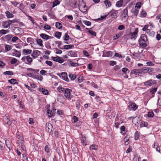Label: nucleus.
<instances>
[{
    "label": "nucleus",
    "instance_id": "2",
    "mask_svg": "<svg viewBox=\"0 0 161 161\" xmlns=\"http://www.w3.org/2000/svg\"><path fill=\"white\" fill-rule=\"evenodd\" d=\"M16 22V21L15 20L4 21L3 22L2 25L3 28H6L9 27L13 23H15Z\"/></svg>",
    "mask_w": 161,
    "mask_h": 161
},
{
    "label": "nucleus",
    "instance_id": "49",
    "mask_svg": "<svg viewBox=\"0 0 161 161\" xmlns=\"http://www.w3.org/2000/svg\"><path fill=\"white\" fill-rule=\"evenodd\" d=\"M26 59L29 63H31L32 62V58L30 56H26Z\"/></svg>",
    "mask_w": 161,
    "mask_h": 161
},
{
    "label": "nucleus",
    "instance_id": "60",
    "mask_svg": "<svg viewBox=\"0 0 161 161\" xmlns=\"http://www.w3.org/2000/svg\"><path fill=\"white\" fill-rule=\"evenodd\" d=\"M107 16H108V15H106L103 16H101L100 18H98L97 19L98 20H103V19H105Z\"/></svg>",
    "mask_w": 161,
    "mask_h": 161
},
{
    "label": "nucleus",
    "instance_id": "7",
    "mask_svg": "<svg viewBox=\"0 0 161 161\" xmlns=\"http://www.w3.org/2000/svg\"><path fill=\"white\" fill-rule=\"evenodd\" d=\"M155 80H150L144 83V85L147 87L151 86L155 83Z\"/></svg>",
    "mask_w": 161,
    "mask_h": 161
},
{
    "label": "nucleus",
    "instance_id": "63",
    "mask_svg": "<svg viewBox=\"0 0 161 161\" xmlns=\"http://www.w3.org/2000/svg\"><path fill=\"white\" fill-rule=\"evenodd\" d=\"M138 12L139 10L137 8H135V9L133 11L134 15L136 16L138 14Z\"/></svg>",
    "mask_w": 161,
    "mask_h": 161
},
{
    "label": "nucleus",
    "instance_id": "5",
    "mask_svg": "<svg viewBox=\"0 0 161 161\" xmlns=\"http://www.w3.org/2000/svg\"><path fill=\"white\" fill-rule=\"evenodd\" d=\"M138 32V29L136 28L133 32H130V38L131 39L135 40L137 37V33Z\"/></svg>",
    "mask_w": 161,
    "mask_h": 161
},
{
    "label": "nucleus",
    "instance_id": "17",
    "mask_svg": "<svg viewBox=\"0 0 161 161\" xmlns=\"http://www.w3.org/2000/svg\"><path fill=\"white\" fill-rule=\"evenodd\" d=\"M154 69L152 68H149L148 67H145L142 68V71L143 72L145 71H148L149 72H151L153 71Z\"/></svg>",
    "mask_w": 161,
    "mask_h": 161
},
{
    "label": "nucleus",
    "instance_id": "16",
    "mask_svg": "<svg viewBox=\"0 0 161 161\" xmlns=\"http://www.w3.org/2000/svg\"><path fill=\"white\" fill-rule=\"evenodd\" d=\"M56 109H53L52 110H51L50 109H48L47 110V113L48 114V116L49 117H51L53 115V114L55 113Z\"/></svg>",
    "mask_w": 161,
    "mask_h": 161
},
{
    "label": "nucleus",
    "instance_id": "48",
    "mask_svg": "<svg viewBox=\"0 0 161 161\" xmlns=\"http://www.w3.org/2000/svg\"><path fill=\"white\" fill-rule=\"evenodd\" d=\"M78 120V118L76 116H74L72 118V122L73 123H75Z\"/></svg>",
    "mask_w": 161,
    "mask_h": 161
},
{
    "label": "nucleus",
    "instance_id": "18",
    "mask_svg": "<svg viewBox=\"0 0 161 161\" xmlns=\"http://www.w3.org/2000/svg\"><path fill=\"white\" fill-rule=\"evenodd\" d=\"M140 53L139 52L137 53H134L132 54V58L135 59L139 58Z\"/></svg>",
    "mask_w": 161,
    "mask_h": 161
},
{
    "label": "nucleus",
    "instance_id": "4",
    "mask_svg": "<svg viewBox=\"0 0 161 161\" xmlns=\"http://www.w3.org/2000/svg\"><path fill=\"white\" fill-rule=\"evenodd\" d=\"M71 92L72 90L69 88H66L65 90L64 96L69 100H71L70 93Z\"/></svg>",
    "mask_w": 161,
    "mask_h": 161
},
{
    "label": "nucleus",
    "instance_id": "23",
    "mask_svg": "<svg viewBox=\"0 0 161 161\" xmlns=\"http://www.w3.org/2000/svg\"><path fill=\"white\" fill-rule=\"evenodd\" d=\"M9 31L8 30H1L0 31V37L2 35L5 34L9 32Z\"/></svg>",
    "mask_w": 161,
    "mask_h": 161
},
{
    "label": "nucleus",
    "instance_id": "59",
    "mask_svg": "<svg viewBox=\"0 0 161 161\" xmlns=\"http://www.w3.org/2000/svg\"><path fill=\"white\" fill-rule=\"evenodd\" d=\"M45 63L50 66H52L53 64L52 62L49 60H46L45 62Z\"/></svg>",
    "mask_w": 161,
    "mask_h": 161
},
{
    "label": "nucleus",
    "instance_id": "35",
    "mask_svg": "<svg viewBox=\"0 0 161 161\" xmlns=\"http://www.w3.org/2000/svg\"><path fill=\"white\" fill-rule=\"evenodd\" d=\"M8 81L11 84H18V83L16 82V80L14 79L8 80Z\"/></svg>",
    "mask_w": 161,
    "mask_h": 161
},
{
    "label": "nucleus",
    "instance_id": "47",
    "mask_svg": "<svg viewBox=\"0 0 161 161\" xmlns=\"http://www.w3.org/2000/svg\"><path fill=\"white\" fill-rule=\"evenodd\" d=\"M154 115L153 112L152 111H149L148 112L147 116L148 117H153Z\"/></svg>",
    "mask_w": 161,
    "mask_h": 161
},
{
    "label": "nucleus",
    "instance_id": "64",
    "mask_svg": "<svg viewBox=\"0 0 161 161\" xmlns=\"http://www.w3.org/2000/svg\"><path fill=\"white\" fill-rule=\"evenodd\" d=\"M56 53V54H61L62 52L61 50H59L58 48H55Z\"/></svg>",
    "mask_w": 161,
    "mask_h": 161
},
{
    "label": "nucleus",
    "instance_id": "24",
    "mask_svg": "<svg viewBox=\"0 0 161 161\" xmlns=\"http://www.w3.org/2000/svg\"><path fill=\"white\" fill-rule=\"evenodd\" d=\"M40 91L42 92L43 94L47 95L48 94V92L47 90L43 88H40Z\"/></svg>",
    "mask_w": 161,
    "mask_h": 161
},
{
    "label": "nucleus",
    "instance_id": "50",
    "mask_svg": "<svg viewBox=\"0 0 161 161\" xmlns=\"http://www.w3.org/2000/svg\"><path fill=\"white\" fill-rule=\"evenodd\" d=\"M17 60L15 58H13L10 60V63L11 64H14L17 63Z\"/></svg>",
    "mask_w": 161,
    "mask_h": 161
},
{
    "label": "nucleus",
    "instance_id": "40",
    "mask_svg": "<svg viewBox=\"0 0 161 161\" xmlns=\"http://www.w3.org/2000/svg\"><path fill=\"white\" fill-rule=\"evenodd\" d=\"M104 2L106 6H107L108 7H109L111 6V3L108 0H105L104 1Z\"/></svg>",
    "mask_w": 161,
    "mask_h": 161
},
{
    "label": "nucleus",
    "instance_id": "30",
    "mask_svg": "<svg viewBox=\"0 0 161 161\" xmlns=\"http://www.w3.org/2000/svg\"><path fill=\"white\" fill-rule=\"evenodd\" d=\"M38 51H33L31 54V56L34 58L37 57L38 56Z\"/></svg>",
    "mask_w": 161,
    "mask_h": 161
},
{
    "label": "nucleus",
    "instance_id": "43",
    "mask_svg": "<svg viewBox=\"0 0 161 161\" xmlns=\"http://www.w3.org/2000/svg\"><path fill=\"white\" fill-rule=\"evenodd\" d=\"M5 50L7 51H9L11 50L12 49V47L11 46L6 45L5 47Z\"/></svg>",
    "mask_w": 161,
    "mask_h": 161
},
{
    "label": "nucleus",
    "instance_id": "12",
    "mask_svg": "<svg viewBox=\"0 0 161 161\" xmlns=\"http://www.w3.org/2000/svg\"><path fill=\"white\" fill-rule=\"evenodd\" d=\"M117 12L114 10H112L110 12V16L112 17V18L115 19L117 16Z\"/></svg>",
    "mask_w": 161,
    "mask_h": 161
},
{
    "label": "nucleus",
    "instance_id": "55",
    "mask_svg": "<svg viewBox=\"0 0 161 161\" xmlns=\"http://www.w3.org/2000/svg\"><path fill=\"white\" fill-rule=\"evenodd\" d=\"M141 2H138L137 3L135 7V8H137V9H139L141 7Z\"/></svg>",
    "mask_w": 161,
    "mask_h": 161
},
{
    "label": "nucleus",
    "instance_id": "13",
    "mask_svg": "<svg viewBox=\"0 0 161 161\" xmlns=\"http://www.w3.org/2000/svg\"><path fill=\"white\" fill-rule=\"evenodd\" d=\"M69 3L70 5L73 8L77 7V1L75 0H69Z\"/></svg>",
    "mask_w": 161,
    "mask_h": 161
},
{
    "label": "nucleus",
    "instance_id": "37",
    "mask_svg": "<svg viewBox=\"0 0 161 161\" xmlns=\"http://www.w3.org/2000/svg\"><path fill=\"white\" fill-rule=\"evenodd\" d=\"M81 142L82 144V145L85 146L86 145V138L84 137L83 138H82L81 139Z\"/></svg>",
    "mask_w": 161,
    "mask_h": 161
},
{
    "label": "nucleus",
    "instance_id": "3",
    "mask_svg": "<svg viewBox=\"0 0 161 161\" xmlns=\"http://www.w3.org/2000/svg\"><path fill=\"white\" fill-rule=\"evenodd\" d=\"M128 12L127 8H126L124 9L120 15L121 19L124 20H127L128 18Z\"/></svg>",
    "mask_w": 161,
    "mask_h": 161
},
{
    "label": "nucleus",
    "instance_id": "45",
    "mask_svg": "<svg viewBox=\"0 0 161 161\" xmlns=\"http://www.w3.org/2000/svg\"><path fill=\"white\" fill-rule=\"evenodd\" d=\"M139 134L137 131H136L135 133L134 139L135 140H137L139 137Z\"/></svg>",
    "mask_w": 161,
    "mask_h": 161
},
{
    "label": "nucleus",
    "instance_id": "29",
    "mask_svg": "<svg viewBox=\"0 0 161 161\" xmlns=\"http://www.w3.org/2000/svg\"><path fill=\"white\" fill-rule=\"evenodd\" d=\"M5 14L6 15V16L8 18H11L14 17V15L10 13L8 11H7L5 12Z\"/></svg>",
    "mask_w": 161,
    "mask_h": 161
},
{
    "label": "nucleus",
    "instance_id": "32",
    "mask_svg": "<svg viewBox=\"0 0 161 161\" xmlns=\"http://www.w3.org/2000/svg\"><path fill=\"white\" fill-rule=\"evenodd\" d=\"M154 148H155L157 151L160 152V149L158 147V145L157 143L155 142L154 143Z\"/></svg>",
    "mask_w": 161,
    "mask_h": 161
},
{
    "label": "nucleus",
    "instance_id": "21",
    "mask_svg": "<svg viewBox=\"0 0 161 161\" xmlns=\"http://www.w3.org/2000/svg\"><path fill=\"white\" fill-rule=\"evenodd\" d=\"M32 50L30 49H24L23 50V53L25 55L31 54V53Z\"/></svg>",
    "mask_w": 161,
    "mask_h": 161
},
{
    "label": "nucleus",
    "instance_id": "52",
    "mask_svg": "<svg viewBox=\"0 0 161 161\" xmlns=\"http://www.w3.org/2000/svg\"><path fill=\"white\" fill-rule=\"evenodd\" d=\"M83 22L85 25L88 26H90L91 24V22L87 20H84Z\"/></svg>",
    "mask_w": 161,
    "mask_h": 161
},
{
    "label": "nucleus",
    "instance_id": "1",
    "mask_svg": "<svg viewBox=\"0 0 161 161\" xmlns=\"http://www.w3.org/2000/svg\"><path fill=\"white\" fill-rule=\"evenodd\" d=\"M79 9L82 12L84 13L86 12L87 10L86 5L84 3L83 0H79Z\"/></svg>",
    "mask_w": 161,
    "mask_h": 161
},
{
    "label": "nucleus",
    "instance_id": "53",
    "mask_svg": "<svg viewBox=\"0 0 161 161\" xmlns=\"http://www.w3.org/2000/svg\"><path fill=\"white\" fill-rule=\"evenodd\" d=\"M88 32L91 34L92 35L94 36H96V33L95 32L92 31V30H89L88 31Z\"/></svg>",
    "mask_w": 161,
    "mask_h": 161
},
{
    "label": "nucleus",
    "instance_id": "51",
    "mask_svg": "<svg viewBox=\"0 0 161 161\" xmlns=\"http://www.w3.org/2000/svg\"><path fill=\"white\" fill-rule=\"evenodd\" d=\"M57 90L60 92H64V88L62 86H59L58 87Z\"/></svg>",
    "mask_w": 161,
    "mask_h": 161
},
{
    "label": "nucleus",
    "instance_id": "36",
    "mask_svg": "<svg viewBox=\"0 0 161 161\" xmlns=\"http://www.w3.org/2000/svg\"><path fill=\"white\" fill-rule=\"evenodd\" d=\"M55 26L58 29H60L62 27V24L61 23L58 22H57L56 23Z\"/></svg>",
    "mask_w": 161,
    "mask_h": 161
},
{
    "label": "nucleus",
    "instance_id": "44",
    "mask_svg": "<svg viewBox=\"0 0 161 161\" xmlns=\"http://www.w3.org/2000/svg\"><path fill=\"white\" fill-rule=\"evenodd\" d=\"M14 51L15 52L14 55L18 57H19L21 55L20 52L16 50H14Z\"/></svg>",
    "mask_w": 161,
    "mask_h": 161
},
{
    "label": "nucleus",
    "instance_id": "56",
    "mask_svg": "<svg viewBox=\"0 0 161 161\" xmlns=\"http://www.w3.org/2000/svg\"><path fill=\"white\" fill-rule=\"evenodd\" d=\"M157 88L154 87V88H153L151 89V90H150V92H152V93L154 94L157 91Z\"/></svg>",
    "mask_w": 161,
    "mask_h": 161
},
{
    "label": "nucleus",
    "instance_id": "46",
    "mask_svg": "<svg viewBox=\"0 0 161 161\" xmlns=\"http://www.w3.org/2000/svg\"><path fill=\"white\" fill-rule=\"evenodd\" d=\"M122 71L124 73V74H126V72H128V73L129 72V70L126 68H123L122 69Z\"/></svg>",
    "mask_w": 161,
    "mask_h": 161
},
{
    "label": "nucleus",
    "instance_id": "31",
    "mask_svg": "<svg viewBox=\"0 0 161 161\" xmlns=\"http://www.w3.org/2000/svg\"><path fill=\"white\" fill-rule=\"evenodd\" d=\"M62 35V33L58 31H57L55 33V36L58 39H60Z\"/></svg>",
    "mask_w": 161,
    "mask_h": 161
},
{
    "label": "nucleus",
    "instance_id": "10",
    "mask_svg": "<svg viewBox=\"0 0 161 161\" xmlns=\"http://www.w3.org/2000/svg\"><path fill=\"white\" fill-rule=\"evenodd\" d=\"M128 108L130 110H135L137 108V106L135 103H133L129 105Z\"/></svg>",
    "mask_w": 161,
    "mask_h": 161
},
{
    "label": "nucleus",
    "instance_id": "33",
    "mask_svg": "<svg viewBox=\"0 0 161 161\" xmlns=\"http://www.w3.org/2000/svg\"><path fill=\"white\" fill-rule=\"evenodd\" d=\"M60 3L58 0H55L53 2V7H54L55 6L59 5Z\"/></svg>",
    "mask_w": 161,
    "mask_h": 161
},
{
    "label": "nucleus",
    "instance_id": "26",
    "mask_svg": "<svg viewBox=\"0 0 161 161\" xmlns=\"http://www.w3.org/2000/svg\"><path fill=\"white\" fill-rule=\"evenodd\" d=\"M97 146L95 144L92 145L90 147V149L91 150H97Z\"/></svg>",
    "mask_w": 161,
    "mask_h": 161
},
{
    "label": "nucleus",
    "instance_id": "19",
    "mask_svg": "<svg viewBox=\"0 0 161 161\" xmlns=\"http://www.w3.org/2000/svg\"><path fill=\"white\" fill-rule=\"evenodd\" d=\"M68 62L69 64L70 65L72 66L76 67L78 66H79L78 64L76 63H74L71 61L70 60H69L68 61Z\"/></svg>",
    "mask_w": 161,
    "mask_h": 161
},
{
    "label": "nucleus",
    "instance_id": "6",
    "mask_svg": "<svg viewBox=\"0 0 161 161\" xmlns=\"http://www.w3.org/2000/svg\"><path fill=\"white\" fill-rule=\"evenodd\" d=\"M142 72V69H134L132 70L130 73L134 74L136 75L139 76L141 75Z\"/></svg>",
    "mask_w": 161,
    "mask_h": 161
},
{
    "label": "nucleus",
    "instance_id": "54",
    "mask_svg": "<svg viewBox=\"0 0 161 161\" xmlns=\"http://www.w3.org/2000/svg\"><path fill=\"white\" fill-rule=\"evenodd\" d=\"M106 56L108 57H111L112 56V52L111 51H109L107 52L106 53Z\"/></svg>",
    "mask_w": 161,
    "mask_h": 161
},
{
    "label": "nucleus",
    "instance_id": "28",
    "mask_svg": "<svg viewBox=\"0 0 161 161\" xmlns=\"http://www.w3.org/2000/svg\"><path fill=\"white\" fill-rule=\"evenodd\" d=\"M64 97L62 95H59L57 97V100L61 103L64 102Z\"/></svg>",
    "mask_w": 161,
    "mask_h": 161
},
{
    "label": "nucleus",
    "instance_id": "15",
    "mask_svg": "<svg viewBox=\"0 0 161 161\" xmlns=\"http://www.w3.org/2000/svg\"><path fill=\"white\" fill-rule=\"evenodd\" d=\"M21 29L18 27H14L13 30V32L15 35H17L20 33V29Z\"/></svg>",
    "mask_w": 161,
    "mask_h": 161
},
{
    "label": "nucleus",
    "instance_id": "38",
    "mask_svg": "<svg viewBox=\"0 0 161 161\" xmlns=\"http://www.w3.org/2000/svg\"><path fill=\"white\" fill-rule=\"evenodd\" d=\"M5 142L6 144V146L9 149V150H11V144L10 143V142L8 140H5Z\"/></svg>",
    "mask_w": 161,
    "mask_h": 161
},
{
    "label": "nucleus",
    "instance_id": "11",
    "mask_svg": "<svg viewBox=\"0 0 161 161\" xmlns=\"http://www.w3.org/2000/svg\"><path fill=\"white\" fill-rule=\"evenodd\" d=\"M61 77L64 80L66 81H69V80L68 78L67 74L66 73L63 72L61 73Z\"/></svg>",
    "mask_w": 161,
    "mask_h": 161
},
{
    "label": "nucleus",
    "instance_id": "62",
    "mask_svg": "<svg viewBox=\"0 0 161 161\" xmlns=\"http://www.w3.org/2000/svg\"><path fill=\"white\" fill-rule=\"evenodd\" d=\"M44 28L46 30H49L51 29L50 26L48 25H46L44 26Z\"/></svg>",
    "mask_w": 161,
    "mask_h": 161
},
{
    "label": "nucleus",
    "instance_id": "20",
    "mask_svg": "<svg viewBox=\"0 0 161 161\" xmlns=\"http://www.w3.org/2000/svg\"><path fill=\"white\" fill-rule=\"evenodd\" d=\"M74 47V46L73 45H65L63 46V48L60 47V48L63 49H70L73 47Z\"/></svg>",
    "mask_w": 161,
    "mask_h": 161
},
{
    "label": "nucleus",
    "instance_id": "25",
    "mask_svg": "<svg viewBox=\"0 0 161 161\" xmlns=\"http://www.w3.org/2000/svg\"><path fill=\"white\" fill-rule=\"evenodd\" d=\"M142 41L140 39H139V45L142 47H147V44L146 43Z\"/></svg>",
    "mask_w": 161,
    "mask_h": 161
},
{
    "label": "nucleus",
    "instance_id": "34",
    "mask_svg": "<svg viewBox=\"0 0 161 161\" xmlns=\"http://www.w3.org/2000/svg\"><path fill=\"white\" fill-rule=\"evenodd\" d=\"M36 42L37 44L39 45L40 46L42 47H43V45L42 43V40L40 39H36Z\"/></svg>",
    "mask_w": 161,
    "mask_h": 161
},
{
    "label": "nucleus",
    "instance_id": "61",
    "mask_svg": "<svg viewBox=\"0 0 161 161\" xmlns=\"http://www.w3.org/2000/svg\"><path fill=\"white\" fill-rule=\"evenodd\" d=\"M19 39V38L17 36L13 37L12 39V42H15L17 40Z\"/></svg>",
    "mask_w": 161,
    "mask_h": 161
},
{
    "label": "nucleus",
    "instance_id": "14",
    "mask_svg": "<svg viewBox=\"0 0 161 161\" xmlns=\"http://www.w3.org/2000/svg\"><path fill=\"white\" fill-rule=\"evenodd\" d=\"M40 36L42 39L45 40H47L49 39H51L53 37L50 36L44 33H42L40 34Z\"/></svg>",
    "mask_w": 161,
    "mask_h": 161
},
{
    "label": "nucleus",
    "instance_id": "58",
    "mask_svg": "<svg viewBox=\"0 0 161 161\" xmlns=\"http://www.w3.org/2000/svg\"><path fill=\"white\" fill-rule=\"evenodd\" d=\"M118 29L119 30H123L125 29V27L123 25H120L118 27Z\"/></svg>",
    "mask_w": 161,
    "mask_h": 161
},
{
    "label": "nucleus",
    "instance_id": "42",
    "mask_svg": "<svg viewBox=\"0 0 161 161\" xmlns=\"http://www.w3.org/2000/svg\"><path fill=\"white\" fill-rule=\"evenodd\" d=\"M3 74L4 75H13L14 73L12 71H7L4 72L3 73Z\"/></svg>",
    "mask_w": 161,
    "mask_h": 161
},
{
    "label": "nucleus",
    "instance_id": "57",
    "mask_svg": "<svg viewBox=\"0 0 161 161\" xmlns=\"http://www.w3.org/2000/svg\"><path fill=\"white\" fill-rule=\"evenodd\" d=\"M133 161H139V157L136 155L133 159Z\"/></svg>",
    "mask_w": 161,
    "mask_h": 161
},
{
    "label": "nucleus",
    "instance_id": "39",
    "mask_svg": "<svg viewBox=\"0 0 161 161\" xmlns=\"http://www.w3.org/2000/svg\"><path fill=\"white\" fill-rule=\"evenodd\" d=\"M69 76L71 80H74L76 78V75L71 74H69Z\"/></svg>",
    "mask_w": 161,
    "mask_h": 161
},
{
    "label": "nucleus",
    "instance_id": "27",
    "mask_svg": "<svg viewBox=\"0 0 161 161\" xmlns=\"http://www.w3.org/2000/svg\"><path fill=\"white\" fill-rule=\"evenodd\" d=\"M123 3V0H120L117 2L116 6L117 7H119L122 6Z\"/></svg>",
    "mask_w": 161,
    "mask_h": 161
},
{
    "label": "nucleus",
    "instance_id": "41",
    "mask_svg": "<svg viewBox=\"0 0 161 161\" xmlns=\"http://www.w3.org/2000/svg\"><path fill=\"white\" fill-rule=\"evenodd\" d=\"M69 38V36L68 35V34L66 33H65V35L63 37L64 40V41H68Z\"/></svg>",
    "mask_w": 161,
    "mask_h": 161
},
{
    "label": "nucleus",
    "instance_id": "9",
    "mask_svg": "<svg viewBox=\"0 0 161 161\" xmlns=\"http://www.w3.org/2000/svg\"><path fill=\"white\" fill-rule=\"evenodd\" d=\"M46 125V130H47L48 132H51L52 131L53 127L52 124L49 123H47Z\"/></svg>",
    "mask_w": 161,
    "mask_h": 161
},
{
    "label": "nucleus",
    "instance_id": "8",
    "mask_svg": "<svg viewBox=\"0 0 161 161\" xmlns=\"http://www.w3.org/2000/svg\"><path fill=\"white\" fill-rule=\"evenodd\" d=\"M52 58L53 60L54 61L58 62L60 63H62L64 61V60L61 57L58 56L57 57H52Z\"/></svg>",
    "mask_w": 161,
    "mask_h": 161
},
{
    "label": "nucleus",
    "instance_id": "22",
    "mask_svg": "<svg viewBox=\"0 0 161 161\" xmlns=\"http://www.w3.org/2000/svg\"><path fill=\"white\" fill-rule=\"evenodd\" d=\"M140 38H141V39H140V40L144 42H146L147 40L146 35L144 34H142L141 35Z\"/></svg>",
    "mask_w": 161,
    "mask_h": 161
}]
</instances>
